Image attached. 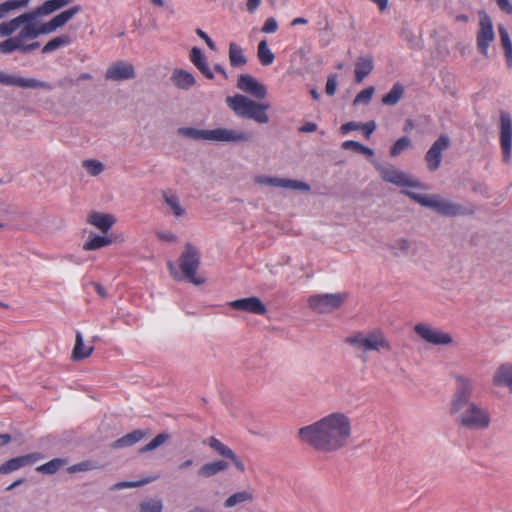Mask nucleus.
<instances>
[{
    "mask_svg": "<svg viewBox=\"0 0 512 512\" xmlns=\"http://www.w3.org/2000/svg\"><path fill=\"white\" fill-rule=\"evenodd\" d=\"M352 435V423L343 412H331L318 421L299 429L301 442L317 451L331 453L342 449Z\"/></svg>",
    "mask_w": 512,
    "mask_h": 512,
    "instance_id": "obj_1",
    "label": "nucleus"
},
{
    "mask_svg": "<svg viewBox=\"0 0 512 512\" xmlns=\"http://www.w3.org/2000/svg\"><path fill=\"white\" fill-rule=\"evenodd\" d=\"M455 390L449 400V414L458 426L466 430H486L491 423L489 411L471 400L475 390V381L462 373L453 376Z\"/></svg>",
    "mask_w": 512,
    "mask_h": 512,
    "instance_id": "obj_2",
    "label": "nucleus"
},
{
    "mask_svg": "<svg viewBox=\"0 0 512 512\" xmlns=\"http://www.w3.org/2000/svg\"><path fill=\"white\" fill-rule=\"evenodd\" d=\"M205 443L219 456L220 460L204 462L197 470V476L203 479H209L220 473L226 472L230 466H234L241 473L246 471V466L241 459L230 447L222 443L216 437H209Z\"/></svg>",
    "mask_w": 512,
    "mask_h": 512,
    "instance_id": "obj_3",
    "label": "nucleus"
},
{
    "mask_svg": "<svg viewBox=\"0 0 512 512\" xmlns=\"http://www.w3.org/2000/svg\"><path fill=\"white\" fill-rule=\"evenodd\" d=\"M177 133L187 139L210 143L243 144L251 142L253 139L252 134L249 132L225 127L215 129L180 127Z\"/></svg>",
    "mask_w": 512,
    "mask_h": 512,
    "instance_id": "obj_4",
    "label": "nucleus"
},
{
    "mask_svg": "<svg viewBox=\"0 0 512 512\" xmlns=\"http://www.w3.org/2000/svg\"><path fill=\"white\" fill-rule=\"evenodd\" d=\"M404 194L419 205L430 208L446 217H457L473 214L474 207L466 208L461 204L447 199L439 194H424L412 190H404Z\"/></svg>",
    "mask_w": 512,
    "mask_h": 512,
    "instance_id": "obj_5",
    "label": "nucleus"
},
{
    "mask_svg": "<svg viewBox=\"0 0 512 512\" xmlns=\"http://www.w3.org/2000/svg\"><path fill=\"white\" fill-rule=\"evenodd\" d=\"M225 102L239 118L250 119L261 125L270 121L269 102H257L244 94L228 96Z\"/></svg>",
    "mask_w": 512,
    "mask_h": 512,
    "instance_id": "obj_6",
    "label": "nucleus"
},
{
    "mask_svg": "<svg viewBox=\"0 0 512 512\" xmlns=\"http://www.w3.org/2000/svg\"><path fill=\"white\" fill-rule=\"evenodd\" d=\"M21 26L22 28L15 36H7V39L0 42V52L2 54H11L15 51L27 54L40 47L39 42L30 43V41L45 34L42 32V25L29 24Z\"/></svg>",
    "mask_w": 512,
    "mask_h": 512,
    "instance_id": "obj_7",
    "label": "nucleus"
},
{
    "mask_svg": "<svg viewBox=\"0 0 512 512\" xmlns=\"http://www.w3.org/2000/svg\"><path fill=\"white\" fill-rule=\"evenodd\" d=\"M345 342L362 353L389 352L392 348L390 341L380 329L354 332L345 339Z\"/></svg>",
    "mask_w": 512,
    "mask_h": 512,
    "instance_id": "obj_8",
    "label": "nucleus"
},
{
    "mask_svg": "<svg viewBox=\"0 0 512 512\" xmlns=\"http://www.w3.org/2000/svg\"><path fill=\"white\" fill-rule=\"evenodd\" d=\"M374 165L382 180L402 188V193L404 190L418 192L427 189L419 179L392 164L381 165L374 162Z\"/></svg>",
    "mask_w": 512,
    "mask_h": 512,
    "instance_id": "obj_9",
    "label": "nucleus"
},
{
    "mask_svg": "<svg viewBox=\"0 0 512 512\" xmlns=\"http://www.w3.org/2000/svg\"><path fill=\"white\" fill-rule=\"evenodd\" d=\"M348 293L315 294L308 298L309 308L319 314H328L338 310L347 300Z\"/></svg>",
    "mask_w": 512,
    "mask_h": 512,
    "instance_id": "obj_10",
    "label": "nucleus"
},
{
    "mask_svg": "<svg viewBox=\"0 0 512 512\" xmlns=\"http://www.w3.org/2000/svg\"><path fill=\"white\" fill-rule=\"evenodd\" d=\"M414 331L425 343L432 346L452 347L456 344L451 333L429 323H417Z\"/></svg>",
    "mask_w": 512,
    "mask_h": 512,
    "instance_id": "obj_11",
    "label": "nucleus"
},
{
    "mask_svg": "<svg viewBox=\"0 0 512 512\" xmlns=\"http://www.w3.org/2000/svg\"><path fill=\"white\" fill-rule=\"evenodd\" d=\"M179 265L185 277L194 285H201L205 283V278L196 274L200 265V252L199 250L188 243L179 258Z\"/></svg>",
    "mask_w": 512,
    "mask_h": 512,
    "instance_id": "obj_12",
    "label": "nucleus"
},
{
    "mask_svg": "<svg viewBox=\"0 0 512 512\" xmlns=\"http://www.w3.org/2000/svg\"><path fill=\"white\" fill-rule=\"evenodd\" d=\"M490 384L495 390H506L512 403V361H503L494 367Z\"/></svg>",
    "mask_w": 512,
    "mask_h": 512,
    "instance_id": "obj_13",
    "label": "nucleus"
},
{
    "mask_svg": "<svg viewBox=\"0 0 512 512\" xmlns=\"http://www.w3.org/2000/svg\"><path fill=\"white\" fill-rule=\"evenodd\" d=\"M495 40V33L492 20L485 12L479 13V28L476 34V44L479 52L488 57V48Z\"/></svg>",
    "mask_w": 512,
    "mask_h": 512,
    "instance_id": "obj_14",
    "label": "nucleus"
},
{
    "mask_svg": "<svg viewBox=\"0 0 512 512\" xmlns=\"http://www.w3.org/2000/svg\"><path fill=\"white\" fill-rule=\"evenodd\" d=\"M499 140L503 162L509 163L512 155V121L506 112H502L500 115Z\"/></svg>",
    "mask_w": 512,
    "mask_h": 512,
    "instance_id": "obj_15",
    "label": "nucleus"
},
{
    "mask_svg": "<svg viewBox=\"0 0 512 512\" xmlns=\"http://www.w3.org/2000/svg\"><path fill=\"white\" fill-rule=\"evenodd\" d=\"M389 250L396 257L413 259L419 255L421 245L414 239L400 237L390 242Z\"/></svg>",
    "mask_w": 512,
    "mask_h": 512,
    "instance_id": "obj_16",
    "label": "nucleus"
},
{
    "mask_svg": "<svg viewBox=\"0 0 512 512\" xmlns=\"http://www.w3.org/2000/svg\"><path fill=\"white\" fill-rule=\"evenodd\" d=\"M43 16L42 13L38 12V7L32 11L23 13L9 21H3L0 23V37L11 36L21 25L35 24V20Z\"/></svg>",
    "mask_w": 512,
    "mask_h": 512,
    "instance_id": "obj_17",
    "label": "nucleus"
},
{
    "mask_svg": "<svg viewBox=\"0 0 512 512\" xmlns=\"http://www.w3.org/2000/svg\"><path fill=\"white\" fill-rule=\"evenodd\" d=\"M0 83L9 86H17L21 88H33V89H44L51 90L52 86L45 82L35 78H24L12 74L0 71Z\"/></svg>",
    "mask_w": 512,
    "mask_h": 512,
    "instance_id": "obj_18",
    "label": "nucleus"
},
{
    "mask_svg": "<svg viewBox=\"0 0 512 512\" xmlns=\"http://www.w3.org/2000/svg\"><path fill=\"white\" fill-rule=\"evenodd\" d=\"M450 145V139L447 135H440L439 138L432 144L425 155V161L430 171H435L440 167L442 160V153Z\"/></svg>",
    "mask_w": 512,
    "mask_h": 512,
    "instance_id": "obj_19",
    "label": "nucleus"
},
{
    "mask_svg": "<svg viewBox=\"0 0 512 512\" xmlns=\"http://www.w3.org/2000/svg\"><path fill=\"white\" fill-rule=\"evenodd\" d=\"M135 76L134 66L126 61L112 63L105 73V79L114 82L131 80L134 79Z\"/></svg>",
    "mask_w": 512,
    "mask_h": 512,
    "instance_id": "obj_20",
    "label": "nucleus"
},
{
    "mask_svg": "<svg viewBox=\"0 0 512 512\" xmlns=\"http://www.w3.org/2000/svg\"><path fill=\"white\" fill-rule=\"evenodd\" d=\"M234 310L244 311L255 315H265L267 313L266 305L259 297L251 296L233 300L228 304Z\"/></svg>",
    "mask_w": 512,
    "mask_h": 512,
    "instance_id": "obj_21",
    "label": "nucleus"
},
{
    "mask_svg": "<svg viewBox=\"0 0 512 512\" xmlns=\"http://www.w3.org/2000/svg\"><path fill=\"white\" fill-rule=\"evenodd\" d=\"M237 87L241 91L258 99H264L267 96L266 86L249 74L239 76Z\"/></svg>",
    "mask_w": 512,
    "mask_h": 512,
    "instance_id": "obj_22",
    "label": "nucleus"
},
{
    "mask_svg": "<svg viewBox=\"0 0 512 512\" xmlns=\"http://www.w3.org/2000/svg\"><path fill=\"white\" fill-rule=\"evenodd\" d=\"M42 458V454L37 452L12 458L0 465V474H9Z\"/></svg>",
    "mask_w": 512,
    "mask_h": 512,
    "instance_id": "obj_23",
    "label": "nucleus"
},
{
    "mask_svg": "<svg viewBox=\"0 0 512 512\" xmlns=\"http://www.w3.org/2000/svg\"><path fill=\"white\" fill-rule=\"evenodd\" d=\"M79 11L80 8L75 6L59 13L48 22L41 24L42 32H44L45 34L55 32L57 29L63 27L66 23H68Z\"/></svg>",
    "mask_w": 512,
    "mask_h": 512,
    "instance_id": "obj_24",
    "label": "nucleus"
},
{
    "mask_svg": "<svg viewBox=\"0 0 512 512\" xmlns=\"http://www.w3.org/2000/svg\"><path fill=\"white\" fill-rule=\"evenodd\" d=\"M86 221L88 224L98 229L102 234H107L116 223V218L109 213L92 211L87 215Z\"/></svg>",
    "mask_w": 512,
    "mask_h": 512,
    "instance_id": "obj_25",
    "label": "nucleus"
},
{
    "mask_svg": "<svg viewBox=\"0 0 512 512\" xmlns=\"http://www.w3.org/2000/svg\"><path fill=\"white\" fill-rule=\"evenodd\" d=\"M255 500V491L253 488L248 487L244 490L236 491L229 495L224 501L226 509H232L238 505L251 504Z\"/></svg>",
    "mask_w": 512,
    "mask_h": 512,
    "instance_id": "obj_26",
    "label": "nucleus"
},
{
    "mask_svg": "<svg viewBox=\"0 0 512 512\" xmlns=\"http://www.w3.org/2000/svg\"><path fill=\"white\" fill-rule=\"evenodd\" d=\"M163 203L168 212L176 218H182L186 215V209L182 205L180 198L172 191H163Z\"/></svg>",
    "mask_w": 512,
    "mask_h": 512,
    "instance_id": "obj_27",
    "label": "nucleus"
},
{
    "mask_svg": "<svg viewBox=\"0 0 512 512\" xmlns=\"http://www.w3.org/2000/svg\"><path fill=\"white\" fill-rule=\"evenodd\" d=\"M190 61L206 78H208V79L214 78V74H213L211 68L209 67L207 59L199 48L193 47L191 49Z\"/></svg>",
    "mask_w": 512,
    "mask_h": 512,
    "instance_id": "obj_28",
    "label": "nucleus"
},
{
    "mask_svg": "<svg viewBox=\"0 0 512 512\" xmlns=\"http://www.w3.org/2000/svg\"><path fill=\"white\" fill-rule=\"evenodd\" d=\"M171 80L174 86L183 90L190 89L196 83L193 74L184 69H174L171 75Z\"/></svg>",
    "mask_w": 512,
    "mask_h": 512,
    "instance_id": "obj_29",
    "label": "nucleus"
},
{
    "mask_svg": "<svg viewBox=\"0 0 512 512\" xmlns=\"http://www.w3.org/2000/svg\"><path fill=\"white\" fill-rule=\"evenodd\" d=\"M228 59L230 65L234 68H242L247 64L243 48L236 42L229 43Z\"/></svg>",
    "mask_w": 512,
    "mask_h": 512,
    "instance_id": "obj_30",
    "label": "nucleus"
},
{
    "mask_svg": "<svg viewBox=\"0 0 512 512\" xmlns=\"http://www.w3.org/2000/svg\"><path fill=\"white\" fill-rule=\"evenodd\" d=\"M113 243V240L110 236L106 234L98 235V234H90L88 239L83 244V250L85 251H93L98 250L103 247H107Z\"/></svg>",
    "mask_w": 512,
    "mask_h": 512,
    "instance_id": "obj_31",
    "label": "nucleus"
},
{
    "mask_svg": "<svg viewBox=\"0 0 512 512\" xmlns=\"http://www.w3.org/2000/svg\"><path fill=\"white\" fill-rule=\"evenodd\" d=\"M373 59L371 57H360L355 64V80L360 83L373 70Z\"/></svg>",
    "mask_w": 512,
    "mask_h": 512,
    "instance_id": "obj_32",
    "label": "nucleus"
},
{
    "mask_svg": "<svg viewBox=\"0 0 512 512\" xmlns=\"http://www.w3.org/2000/svg\"><path fill=\"white\" fill-rule=\"evenodd\" d=\"M94 350L92 345L84 343L83 336L80 332L76 334L75 346L73 348V358L75 360H82L89 357Z\"/></svg>",
    "mask_w": 512,
    "mask_h": 512,
    "instance_id": "obj_33",
    "label": "nucleus"
},
{
    "mask_svg": "<svg viewBox=\"0 0 512 512\" xmlns=\"http://www.w3.org/2000/svg\"><path fill=\"white\" fill-rule=\"evenodd\" d=\"M145 436V432L142 430H135L125 436L119 438L111 444L114 449L130 447L139 442Z\"/></svg>",
    "mask_w": 512,
    "mask_h": 512,
    "instance_id": "obj_34",
    "label": "nucleus"
},
{
    "mask_svg": "<svg viewBox=\"0 0 512 512\" xmlns=\"http://www.w3.org/2000/svg\"><path fill=\"white\" fill-rule=\"evenodd\" d=\"M498 32L504 50L507 66L512 67V41L510 39L509 33L507 29L502 25L498 26Z\"/></svg>",
    "mask_w": 512,
    "mask_h": 512,
    "instance_id": "obj_35",
    "label": "nucleus"
},
{
    "mask_svg": "<svg viewBox=\"0 0 512 512\" xmlns=\"http://www.w3.org/2000/svg\"><path fill=\"white\" fill-rule=\"evenodd\" d=\"M157 479V476H148L137 481H122L117 482L110 487L111 491H120L127 488H139L147 485Z\"/></svg>",
    "mask_w": 512,
    "mask_h": 512,
    "instance_id": "obj_36",
    "label": "nucleus"
},
{
    "mask_svg": "<svg viewBox=\"0 0 512 512\" xmlns=\"http://www.w3.org/2000/svg\"><path fill=\"white\" fill-rule=\"evenodd\" d=\"M257 57L260 63L264 66H269L273 63L275 56L274 53L269 48L266 40H262L259 42L257 48Z\"/></svg>",
    "mask_w": 512,
    "mask_h": 512,
    "instance_id": "obj_37",
    "label": "nucleus"
},
{
    "mask_svg": "<svg viewBox=\"0 0 512 512\" xmlns=\"http://www.w3.org/2000/svg\"><path fill=\"white\" fill-rule=\"evenodd\" d=\"M71 43L69 35L63 34L49 40L42 48V53H51L61 47L67 46Z\"/></svg>",
    "mask_w": 512,
    "mask_h": 512,
    "instance_id": "obj_38",
    "label": "nucleus"
},
{
    "mask_svg": "<svg viewBox=\"0 0 512 512\" xmlns=\"http://www.w3.org/2000/svg\"><path fill=\"white\" fill-rule=\"evenodd\" d=\"M278 188L287 189V190L303 191V192H308L311 189L310 185L307 184L306 182L296 180V179L283 178V177H280V179H279V187Z\"/></svg>",
    "mask_w": 512,
    "mask_h": 512,
    "instance_id": "obj_39",
    "label": "nucleus"
},
{
    "mask_svg": "<svg viewBox=\"0 0 512 512\" xmlns=\"http://www.w3.org/2000/svg\"><path fill=\"white\" fill-rule=\"evenodd\" d=\"M71 2L72 0H48L41 6H38V12L42 13L43 16H47L67 6Z\"/></svg>",
    "mask_w": 512,
    "mask_h": 512,
    "instance_id": "obj_40",
    "label": "nucleus"
},
{
    "mask_svg": "<svg viewBox=\"0 0 512 512\" xmlns=\"http://www.w3.org/2000/svg\"><path fill=\"white\" fill-rule=\"evenodd\" d=\"M404 88L401 84H394L392 89L382 98L385 105L393 106L399 102L403 96Z\"/></svg>",
    "mask_w": 512,
    "mask_h": 512,
    "instance_id": "obj_41",
    "label": "nucleus"
},
{
    "mask_svg": "<svg viewBox=\"0 0 512 512\" xmlns=\"http://www.w3.org/2000/svg\"><path fill=\"white\" fill-rule=\"evenodd\" d=\"M66 464V460L60 458H54L47 463L40 465L36 470L42 474L51 475L56 473L60 468Z\"/></svg>",
    "mask_w": 512,
    "mask_h": 512,
    "instance_id": "obj_42",
    "label": "nucleus"
},
{
    "mask_svg": "<svg viewBox=\"0 0 512 512\" xmlns=\"http://www.w3.org/2000/svg\"><path fill=\"white\" fill-rule=\"evenodd\" d=\"M342 148L345 150L351 149L357 153H362V154L366 155L368 158H373V156H374V151L371 148L364 146L363 144H361L357 141H353V140L344 141L342 143Z\"/></svg>",
    "mask_w": 512,
    "mask_h": 512,
    "instance_id": "obj_43",
    "label": "nucleus"
},
{
    "mask_svg": "<svg viewBox=\"0 0 512 512\" xmlns=\"http://www.w3.org/2000/svg\"><path fill=\"white\" fill-rule=\"evenodd\" d=\"M82 167L85 169V171L89 175H91L93 177L100 175L105 169L104 164L101 161L96 160V159L84 160L82 162Z\"/></svg>",
    "mask_w": 512,
    "mask_h": 512,
    "instance_id": "obj_44",
    "label": "nucleus"
},
{
    "mask_svg": "<svg viewBox=\"0 0 512 512\" xmlns=\"http://www.w3.org/2000/svg\"><path fill=\"white\" fill-rule=\"evenodd\" d=\"M163 503L159 499H146L139 504V512H162Z\"/></svg>",
    "mask_w": 512,
    "mask_h": 512,
    "instance_id": "obj_45",
    "label": "nucleus"
},
{
    "mask_svg": "<svg viewBox=\"0 0 512 512\" xmlns=\"http://www.w3.org/2000/svg\"><path fill=\"white\" fill-rule=\"evenodd\" d=\"M170 438V435L168 433H160L156 437H154L148 444L140 448V453H146L152 450L157 449L159 446L164 444L168 439Z\"/></svg>",
    "mask_w": 512,
    "mask_h": 512,
    "instance_id": "obj_46",
    "label": "nucleus"
},
{
    "mask_svg": "<svg viewBox=\"0 0 512 512\" xmlns=\"http://www.w3.org/2000/svg\"><path fill=\"white\" fill-rule=\"evenodd\" d=\"M411 146V140L404 136L399 138L391 147L390 155L392 157L399 156L404 150L408 149Z\"/></svg>",
    "mask_w": 512,
    "mask_h": 512,
    "instance_id": "obj_47",
    "label": "nucleus"
},
{
    "mask_svg": "<svg viewBox=\"0 0 512 512\" xmlns=\"http://www.w3.org/2000/svg\"><path fill=\"white\" fill-rule=\"evenodd\" d=\"M279 179H280V177H276V176L256 175L254 177V183L259 186H269V187L278 188L279 187Z\"/></svg>",
    "mask_w": 512,
    "mask_h": 512,
    "instance_id": "obj_48",
    "label": "nucleus"
},
{
    "mask_svg": "<svg viewBox=\"0 0 512 512\" xmlns=\"http://www.w3.org/2000/svg\"><path fill=\"white\" fill-rule=\"evenodd\" d=\"M374 92H375L374 87H368V88L362 90L355 97L354 104L355 105H357V104H365V105L368 104L371 101Z\"/></svg>",
    "mask_w": 512,
    "mask_h": 512,
    "instance_id": "obj_49",
    "label": "nucleus"
},
{
    "mask_svg": "<svg viewBox=\"0 0 512 512\" xmlns=\"http://www.w3.org/2000/svg\"><path fill=\"white\" fill-rule=\"evenodd\" d=\"M155 235L162 242L175 243L177 241V236L171 231H156Z\"/></svg>",
    "mask_w": 512,
    "mask_h": 512,
    "instance_id": "obj_50",
    "label": "nucleus"
},
{
    "mask_svg": "<svg viewBox=\"0 0 512 512\" xmlns=\"http://www.w3.org/2000/svg\"><path fill=\"white\" fill-rule=\"evenodd\" d=\"M96 467L90 461H83L71 466L68 471L71 473L84 472L95 469Z\"/></svg>",
    "mask_w": 512,
    "mask_h": 512,
    "instance_id": "obj_51",
    "label": "nucleus"
},
{
    "mask_svg": "<svg viewBox=\"0 0 512 512\" xmlns=\"http://www.w3.org/2000/svg\"><path fill=\"white\" fill-rule=\"evenodd\" d=\"M336 88H337V77L336 75L332 74V75H329L328 76V79H327V82H326V87H325V92L327 95L329 96H333L336 92Z\"/></svg>",
    "mask_w": 512,
    "mask_h": 512,
    "instance_id": "obj_52",
    "label": "nucleus"
},
{
    "mask_svg": "<svg viewBox=\"0 0 512 512\" xmlns=\"http://www.w3.org/2000/svg\"><path fill=\"white\" fill-rule=\"evenodd\" d=\"M196 465V461L192 457L185 458L179 464L177 465V469L179 472H187L191 468H193Z\"/></svg>",
    "mask_w": 512,
    "mask_h": 512,
    "instance_id": "obj_53",
    "label": "nucleus"
},
{
    "mask_svg": "<svg viewBox=\"0 0 512 512\" xmlns=\"http://www.w3.org/2000/svg\"><path fill=\"white\" fill-rule=\"evenodd\" d=\"M277 29H278V23H277L276 19L273 17H270V18L266 19V21L262 27V32L263 33H274L277 31Z\"/></svg>",
    "mask_w": 512,
    "mask_h": 512,
    "instance_id": "obj_54",
    "label": "nucleus"
},
{
    "mask_svg": "<svg viewBox=\"0 0 512 512\" xmlns=\"http://www.w3.org/2000/svg\"><path fill=\"white\" fill-rule=\"evenodd\" d=\"M360 129L364 132L366 139L370 138V135L375 131L376 124L374 121L361 124Z\"/></svg>",
    "mask_w": 512,
    "mask_h": 512,
    "instance_id": "obj_55",
    "label": "nucleus"
},
{
    "mask_svg": "<svg viewBox=\"0 0 512 512\" xmlns=\"http://www.w3.org/2000/svg\"><path fill=\"white\" fill-rule=\"evenodd\" d=\"M360 126H361V124L356 123V122H347L340 127V131L342 134H347L348 132H350L352 130L360 129Z\"/></svg>",
    "mask_w": 512,
    "mask_h": 512,
    "instance_id": "obj_56",
    "label": "nucleus"
},
{
    "mask_svg": "<svg viewBox=\"0 0 512 512\" xmlns=\"http://www.w3.org/2000/svg\"><path fill=\"white\" fill-rule=\"evenodd\" d=\"M197 35L206 42L207 46L211 50H213V51L216 50L215 43L213 42V40L204 31H202L201 29H198L197 30Z\"/></svg>",
    "mask_w": 512,
    "mask_h": 512,
    "instance_id": "obj_57",
    "label": "nucleus"
},
{
    "mask_svg": "<svg viewBox=\"0 0 512 512\" xmlns=\"http://www.w3.org/2000/svg\"><path fill=\"white\" fill-rule=\"evenodd\" d=\"M499 8L507 13L512 14V4L509 2V0H495Z\"/></svg>",
    "mask_w": 512,
    "mask_h": 512,
    "instance_id": "obj_58",
    "label": "nucleus"
},
{
    "mask_svg": "<svg viewBox=\"0 0 512 512\" xmlns=\"http://www.w3.org/2000/svg\"><path fill=\"white\" fill-rule=\"evenodd\" d=\"M12 10H15V9L13 8V6L11 5V3L9 1L1 3L0 4V19H3L4 17H6V15Z\"/></svg>",
    "mask_w": 512,
    "mask_h": 512,
    "instance_id": "obj_59",
    "label": "nucleus"
},
{
    "mask_svg": "<svg viewBox=\"0 0 512 512\" xmlns=\"http://www.w3.org/2000/svg\"><path fill=\"white\" fill-rule=\"evenodd\" d=\"M8 1L11 3V5L13 6V8L15 10L27 6L28 3L30 2V0H8Z\"/></svg>",
    "mask_w": 512,
    "mask_h": 512,
    "instance_id": "obj_60",
    "label": "nucleus"
},
{
    "mask_svg": "<svg viewBox=\"0 0 512 512\" xmlns=\"http://www.w3.org/2000/svg\"><path fill=\"white\" fill-rule=\"evenodd\" d=\"M300 130H301L302 132H306V133H308V132H314V131H316V130H317V125H316L315 123H313V122H307V123H305V124L301 127V129H300Z\"/></svg>",
    "mask_w": 512,
    "mask_h": 512,
    "instance_id": "obj_61",
    "label": "nucleus"
},
{
    "mask_svg": "<svg viewBox=\"0 0 512 512\" xmlns=\"http://www.w3.org/2000/svg\"><path fill=\"white\" fill-rule=\"evenodd\" d=\"M261 4V0H248L247 9L249 12L253 13Z\"/></svg>",
    "mask_w": 512,
    "mask_h": 512,
    "instance_id": "obj_62",
    "label": "nucleus"
},
{
    "mask_svg": "<svg viewBox=\"0 0 512 512\" xmlns=\"http://www.w3.org/2000/svg\"><path fill=\"white\" fill-rule=\"evenodd\" d=\"M168 269L174 279H179V273L177 272L176 267L173 262H168Z\"/></svg>",
    "mask_w": 512,
    "mask_h": 512,
    "instance_id": "obj_63",
    "label": "nucleus"
},
{
    "mask_svg": "<svg viewBox=\"0 0 512 512\" xmlns=\"http://www.w3.org/2000/svg\"><path fill=\"white\" fill-rule=\"evenodd\" d=\"M11 441V436L9 434H0V446H4Z\"/></svg>",
    "mask_w": 512,
    "mask_h": 512,
    "instance_id": "obj_64",
    "label": "nucleus"
}]
</instances>
